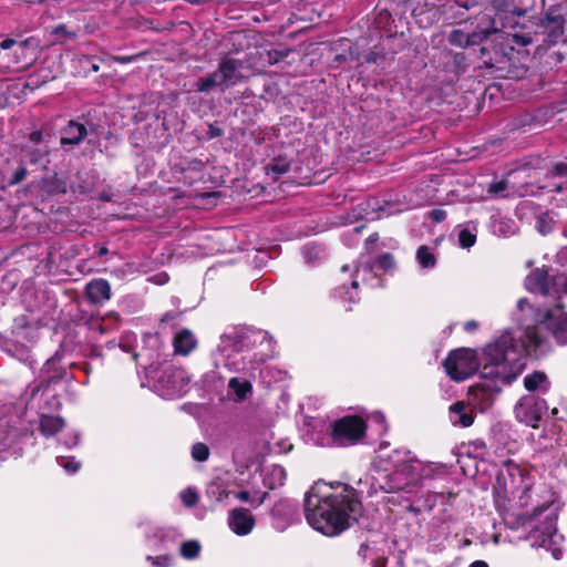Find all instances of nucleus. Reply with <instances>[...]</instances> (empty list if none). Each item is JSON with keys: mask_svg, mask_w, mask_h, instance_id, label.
<instances>
[{"mask_svg": "<svg viewBox=\"0 0 567 567\" xmlns=\"http://www.w3.org/2000/svg\"><path fill=\"white\" fill-rule=\"evenodd\" d=\"M303 512L307 523L328 537H336L358 524L363 505L350 485L317 482L306 493Z\"/></svg>", "mask_w": 567, "mask_h": 567, "instance_id": "obj_1", "label": "nucleus"}, {"mask_svg": "<svg viewBox=\"0 0 567 567\" xmlns=\"http://www.w3.org/2000/svg\"><path fill=\"white\" fill-rule=\"evenodd\" d=\"M517 308L522 312V348L527 355L539 358L549 351V341L543 330L551 334L558 346H567V312L563 303L554 308H539L520 298Z\"/></svg>", "mask_w": 567, "mask_h": 567, "instance_id": "obj_2", "label": "nucleus"}, {"mask_svg": "<svg viewBox=\"0 0 567 567\" xmlns=\"http://www.w3.org/2000/svg\"><path fill=\"white\" fill-rule=\"evenodd\" d=\"M368 430L367 421L357 414H348L330 424V437L334 445L346 447L361 442Z\"/></svg>", "mask_w": 567, "mask_h": 567, "instance_id": "obj_3", "label": "nucleus"}, {"mask_svg": "<svg viewBox=\"0 0 567 567\" xmlns=\"http://www.w3.org/2000/svg\"><path fill=\"white\" fill-rule=\"evenodd\" d=\"M481 382H477L468 388L467 395L470 403L478 409L481 412L488 410L502 390V385L509 383L511 379L507 375H502L498 371H488L486 377H483Z\"/></svg>", "mask_w": 567, "mask_h": 567, "instance_id": "obj_4", "label": "nucleus"}, {"mask_svg": "<svg viewBox=\"0 0 567 567\" xmlns=\"http://www.w3.org/2000/svg\"><path fill=\"white\" fill-rule=\"evenodd\" d=\"M442 364L449 378L455 382L467 380L480 369L477 352L471 348L451 350Z\"/></svg>", "mask_w": 567, "mask_h": 567, "instance_id": "obj_5", "label": "nucleus"}, {"mask_svg": "<svg viewBox=\"0 0 567 567\" xmlns=\"http://www.w3.org/2000/svg\"><path fill=\"white\" fill-rule=\"evenodd\" d=\"M519 342L522 341L519 340ZM519 349L524 351L522 343L518 344L511 332L501 334L494 343L487 344L484 349L485 364L482 375H487V369L489 367L497 368L507 361L515 360L514 358L511 359L509 355L518 354Z\"/></svg>", "mask_w": 567, "mask_h": 567, "instance_id": "obj_6", "label": "nucleus"}, {"mask_svg": "<svg viewBox=\"0 0 567 567\" xmlns=\"http://www.w3.org/2000/svg\"><path fill=\"white\" fill-rule=\"evenodd\" d=\"M566 18L560 9L550 7L536 23V37H542L540 45L551 47L563 41L565 35Z\"/></svg>", "mask_w": 567, "mask_h": 567, "instance_id": "obj_7", "label": "nucleus"}, {"mask_svg": "<svg viewBox=\"0 0 567 567\" xmlns=\"http://www.w3.org/2000/svg\"><path fill=\"white\" fill-rule=\"evenodd\" d=\"M497 32L494 20L489 16L484 14L474 31L466 33L462 30L453 29L447 37V41L455 47L468 48L482 44L489 35Z\"/></svg>", "mask_w": 567, "mask_h": 567, "instance_id": "obj_8", "label": "nucleus"}, {"mask_svg": "<svg viewBox=\"0 0 567 567\" xmlns=\"http://www.w3.org/2000/svg\"><path fill=\"white\" fill-rule=\"evenodd\" d=\"M63 354L55 352L49 358L41 369L42 379L39 384L33 389L32 395L38 392H45L51 385L61 383L63 380H72L69 377L66 367L62 363Z\"/></svg>", "mask_w": 567, "mask_h": 567, "instance_id": "obj_9", "label": "nucleus"}, {"mask_svg": "<svg viewBox=\"0 0 567 567\" xmlns=\"http://www.w3.org/2000/svg\"><path fill=\"white\" fill-rule=\"evenodd\" d=\"M548 409L547 402L539 398H525L516 408L517 415L527 425L537 429L544 412Z\"/></svg>", "mask_w": 567, "mask_h": 567, "instance_id": "obj_10", "label": "nucleus"}, {"mask_svg": "<svg viewBox=\"0 0 567 567\" xmlns=\"http://www.w3.org/2000/svg\"><path fill=\"white\" fill-rule=\"evenodd\" d=\"M94 131L93 124L87 125L86 122L70 120L61 130L60 145L78 146Z\"/></svg>", "mask_w": 567, "mask_h": 567, "instance_id": "obj_11", "label": "nucleus"}, {"mask_svg": "<svg viewBox=\"0 0 567 567\" xmlns=\"http://www.w3.org/2000/svg\"><path fill=\"white\" fill-rule=\"evenodd\" d=\"M241 68L243 61L235 58L224 56L220 59L215 72L223 86L228 89L243 80V75L239 72Z\"/></svg>", "mask_w": 567, "mask_h": 567, "instance_id": "obj_12", "label": "nucleus"}, {"mask_svg": "<svg viewBox=\"0 0 567 567\" xmlns=\"http://www.w3.org/2000/svg\"><path fill=\"white\" fill-rule=\"evenodd\" d=\"M227 523L236 535L246 536L254 529L256 519L248 508L235 507L229 511Z\"/></svg>", "mask_w": 567, "mask_h": 567, "instance_id": "obj_13", "label": "nucleus"}, {"mask_svg": "<svg viewBox=\"0 0 567 567\" xmlns=\"http://www.w3.org/2000/svg\"><path fill=\"white\" fill-rule=\"evenodd\" d=\"M553 505V501H546L544 503H536L530 513H518V514H509L505 517V524L511 529H518L520 527H525L530 525L536 518H538L543 513L547 512Z\"/></svg>", "mask_w": 567, "mask_h": 567, "instance_id": "obj_14", "label": "nucleus"}, {"mask_svg": "<svg viewBox=\"0 0 567 567\" xmlns=\"http://www.w3.org/2000/svg\"><path fill=\"white\" fill-rule=\"evenodd\" d=\"M525 288L533 293L549 296L551 293V282L548 271L545 268H535L529 271L525 278Z\"/></svg>", "mask_w": 567, "mask_h": 567, "instance_id": "obj_15", "label": "nucleus"}, {"mask_svg": "<svg viewBox=\"0 0 567 567\" xmlns=\"http://www.w3.org/2000/svg\"><path fill=\"white\" fill-rule=\"evenodd\" d=\"M557 519V513L550 512L548 515H546L545 519L539 525L533 526L528 538L534 539L535 544L544 546L556 533Z\"/></svg>", "mask_w": 567, "mask_h": 567, "instance_id": "obj_16", "label": "nucleus"}, {"mask_svg": "<svg viewBox=\"0 0 567 567\" xmlns=\"http://www.w3.org/2000/svg\"><path fill=\"white\" fill-rule=\"evenodd\" d=\"M22 161L30 165L48 168L50 164V148L48 145H21Z\"/></svg>", "mask_w": 567, "mask_h": 567, "instance_id": "obj_17", "label": "nucleus"}, {"mask_svg": "<svg viewBox=\"0 0 567 567\" xmlns=\"http://www.w3.org/2000/svg\"><path fill=\"white\" fill-rule=\"evenodd\" d=\"M85 296L91 303H102L111 298V285L106 279H92L85 286Z\"/></svg>", "mask_w": 567, "mask_h": 567, "instance_id": "obj_18", "label": "nucleus"}, {"mask_svg": "<svg viewBox=\"0 0 567 567\" xmlns=\"http://www.w3.org/2000/svg\"><path fill=\"white\" fill-rule=\"evenodd\" d=\"M444 58L445 70L457 78L464 74L471 65L470 58L464 52L449 50L444 52Z\"/></svg>", "mask_w": 567, "mask_h": 567, "instance_id": "obj_19", "label": "nucleus"}, {"mask_svg": "<svg viewBox=\"0 0 567 567\" xmlns=\"http://www.w3.org/2000/svg\"><path fill=\"white\" fill-rule=\"evenodd\" d=\"M331 52L333 53V56L330 59L331 68H340L346 62L354 60L355 58L352 43L348 39H341L333 43Z\"/></svg>", "mask_w": 567, "mask_h": 567, "instance_id": "obj_20", "label": "nucleus"}, {"mask_svg": "<svg viewBox=\"0 0 567 567\" xmlns=\"http://www.w3.org/2000/svg\"><path fill=\"white\" fill-rule=\"evenodd\" d=\"M175 354L186 357L197 347V340L189 329H182L173 339Z\"/></svg>", "mask_w": 567, "mask_h": 567, "instance_id": "obj_21", "label": "nucleus"}, {"mask_svg": "<svg viewBox=\"0 0 567 567\" xmlns=\"http://www.w3.org/2000/svg\"><path fill=\"white\" fill-rule=\"evenodd\" d=\"M65 426V421L61 416L41 414L39 422L40 433L49 439L60 433Z\"/></svg>", "mask_w": 567, "mask_h": 567, "instance_id": "obj_22", "label": "nucleus"}, {"mask_svg": "<svg viewBox=\"0 0 567 567\" xmlns=\"http://www.w3.org/2000/svg\"><path fill=\"white\" fill-rule=\"evenodd\" d=\"M41 189L49 195L65 194L68 192L66 178L53 173L42 178Z\"/></svg>", "mask_w": 567, "mask_h": 567, "instance_id": "obj_23", "label": "nucleus"}, {"mask_svg": "<svg viewBox=\"0 0 567 567\" xmlns=\"http://www.w3.org/2000/svg\"><path fill=\"white\" fill-rule=\"evenodd\" d=\"M217 86H223L215 71L195 80L190 86V92L208 94Z\"/></svg>", "mask_w": 567, "mask_h": 567, "instance_id": "obj_24", "label": "nucleus"}, {"mask_svg": "<svg viewBox=\"0 0 567 567\" xmlns=\"http://www.w3.org/2000/svg\"><path fill=\"white\" fill-rule=\"evenodd\" d=\"M478 58L485 68H494L497 63H501L504 59L503 52H501L496 45L480 44Z\"/></svg>", "mask_w": 567, "mask_h": 567, "instance_id": "obj_25", "label": "nucleus"}, {"mask_svg": "<svg viewBox=\"0 0 567 567\" xmlns=\"http://www.w3.org/2000/svg\"><path fill=\"white\" fill-rule=\"evenodd\" d=\"M524 386L529 392H534L536 390H542L543 392H547L549 390L550 383H549L547 374L545 372L534 371V372L525 375Z\"/></svg>", "mask_w": 567, "mask_h": 567, "instance_id": "obj_26", "label": "nucleus"}, {"mask_svg": "<svg viewBox=\"0 0 567 567\" xmlns=\"http://www.w3.org/2000/svg\"><path fill=\"white\" fill-rule=\"evenodd\" d=\"M465 409L466 405L464 401H456L450 406V412L458 415L457 419L453 420V424L461 425L462 427H468L474 423L475 416L473 412H466Z\"/></svg>", "mask_w": 567, "mask_h": 567, "instance_id": "obj_27", "label": "nucleus"}, {"mask_svg": "<svg viewBox=\"0 0 567 567\" xmlns=\"http://www.w3.org/2000/svg\"><path fill=\"white\" fill-rule=\"evenodd\" d=\"M228 389L231 390L236 396L237 402L245 401L248 395L252 393V384L248 380H239V378H231L228 381Z\"/></svg>", "mask_w": 567, "mask_h": 567, "instance_id": "obj_28", "label": "nucleus"}, {"mask_svg": "<svg viewBox=\"0 0 567 567\" xmlns=\"http://www.w3.org/2000/svg\"><path fill=\"white\" fill-rule=\"evenodd\" d=\"M504 33L506 34V41L511 45V49L515 47L524 48L533 42V37L529 33L509 31H504Z\"/></svg>", "mask_w": 567, "mask_h": 567, "instance_id": "obj_29", "label": "nucleus"}, {"mask_svg": "<svg viewBox=\"0 0 567 567\" xmlns=\"http://www.w3.org/2000/svg\"><path fill=\"white\" fill-rule=\"evenodd\" d=\"M290 169V162L282 156L275 157L271 163L267 165V173L272 174L274 178L277 179L280 175L287 173Z\"/></svg>", "mask_w": 567, "mask_h": 567, "instance_id": "obj_30", "label": "nucleus"}, {"mask_svg": "<svg viewBox=\"0 0 567 567\" xmlns=\"http://www.w3.org/2000/svg\"><path fill=\"white\" fill-rule=\"evenodd\" d=\"M416 260L422 268H433L436 265V257L425 245L416 250Z\"/></svg>", "mask_w": 567, "mask_h": 567, "instance_id": "obj_31", "label": "nucleus"}, {"mask_svg": "<svg viewBox=\"0 0 567 567\" xmlns=\"http://www.w3.org/2000/svg\"><path fill=\"white\" fill-rule=\"evenodd\" d=\"M527 12H528V9H523V8H515L513 11L506 12L504 14V17H501L502 27L504 29L515 30V28L518 24V22L516 21V18L525 17L527 14Z\"/></svg>", "mask_w": 567, "mask_h": 567, "instance_id": "obj_32", "label": "nucleus"}, {"mask_svg": "<svg viewBox=\"0 0 567 567\" xmlns=\"http://www.w3.org/2000/svg\"><path fill=\"white\" fill-rule=\"evenodd\" d=\"M30 40L18 41L14 50H12L13 54L17 59H22L24 65L29 64L33 59V52H30Z\"/></svg>", "mask_w": 567, "mask_h": 567, "instance_id": "obj_33", "label": "nucleus"}, {"mask_svg": "<svg viewBox=\"0 0 567 567\" xmlns=\"http://www.w3.org/2000/svg\"><path fill=\"white\" fill-rule=\"evenodd\" d=\"M51 35L54 37L55 41L62 42L75 39L78 37V32L75 30H70L64 23H59L52 28Z\"/></svg>", "mask_w": 567, "mask_h": 567, "instance_id": "obj_34", "label": "nucleus"}, {"mask_svg": "<svg viewBox=\"0 0 567 567\" xmlns=\"http://www.w3.org/2000/svg\"><path fill=\"white\" fill-rule=\"evenodd\" d=\"M358 288H359V282L357 280H352L350 287L342 285V286L336 288L334 292L339 298H341L343 300H349L351 303H357L360 300V298L358 297V293H355V296H353L350 292V289L358 290Z\"/></svg>", "mask_w": 567, "mask_h": 567, "instance_id": "obj_35", "label": "nucleus"}, {"mask_svg": "<svg viewBox=\"0 0 567 567\" xmlns=\"http://www.w3.org/2000/svg\"><path fill=\"white\" fill-rule=\"evenodd\" d=\"M200 548L197 540H186L181 545V555L186 559H194L199 555Z\"/></svg>", "mask_w": 567, "mask_h": 567, "instance_id": "obj_36", "label": "nucleus"}, {"mask_svg": "<svg viewBox=\"0 0 567 567\" xmlns=\"http://www.w3.org/2000/svg\"><path fill=\"white\" fill-rule=\"evenodd\" d=\"M535 227L542 235H547L553 230V219L547 212L537 216Z\"/></svg>", "mask_w": 567, "mask_h": 567, "instance_id": "obj_37", "label": "nucleus"}, {"mask_svg": "<svg viewBox=\"0 0 567 567\" xmlns=\"http://www.w3.org/2000/svg\"><path fill=\"white\" fill-rule=\"evenodd\" d=\"M292 52L291 49H271L266 52L267 61L270 65L277 64L286 60Z\"/></svg>", "mask_w": 567, "mask_h": 567, "instance_id": "obj_38", "label": "nucleus"}, {"mask_svg": "<svg viewBox=\"0 0 567 567\" xmlns=\"http://www.w3.org/2000/svg\"><path fill=\"white\" fill-rule=\"evenodd\" d=\"M375 266L383 271L393 270L395 268L394 256L390 252L381 254L375 259Z\"/></svg>", "mask_w": 567, "mask_h": 567, "instance_id": "obj_39", "label": "nucleus"}, {"mask_svg": "<svg viewBox=\"0 0 567 567\" xmlns=\"http://www.w3.org/2000/svg\"><path fill=\"white\" fill-rule=\"evenodd\" d=\"M29 175V172L24 165V162L21 161V164L13 171L12 175L8 179L9 186H16L21 184Z\"/></svg>", "mask_w": 567, "mask_h": 567, "instance_id": "obj_40", "label": "nucleus"}, {"mask_svg": "<svg viewBox=\"0 0 567 567\" xmlns=\"http://www.w3.org/2000/svg\"><path fill=\"white\" fill-rule=\"evenodd\" d=\"M209 447L205 443H195L192 447V457L197 462H205L209 457Z\"/></svg>", "mask_w": 567, "mask_h": 567, "instance_id": "obj_41", "label": "nucleus"}, {"mask_svg": "<svg viewBox=\"0 0 567 567\" xmlns=\"http://www.w3.org/2000/svg\"><path fill=\"white\" fill-rule=\"evenodd\" d=\"M476 243V235L464 228L458 233V244L462 248H471Z\"/></svg>", "mask_w": 567, "mask_h": 567, "instance_id": "obj_42", "label": "nucleus"}, {"mask_svg": "<svg viewBox=\"0 0 567 567\" xmlns=\"http://www.w3.org/2000/svg\"><path fill=\"white\" fill-rule=\"evenodd\" d=\"M80 64L85 69L87 72H97L100 70L99 61L95 56L92 55H81L79 58Z\"/></svg>", "mask_w": 567, "mask_h": 567, "instance_id": "obj_43", "label": "nucleus"}, {"mask_svg": "<svg viewBox=\"0 0 567 567\" xmlns=\"http://www.w3.org/2000/svg\"><path fill=\"white\" fill-rule=\"evenodd\" d=\"M507 188H508L507 179H501V181H496V182L491 183L488 188H487V193L491 196H493V197H497V196H502L503 193Z\"/></svg>", "mask_w": 567, "mask_h": 567, "instance_id": "obj_44", "label": "nucleus"}, {"mask_svg": "<svg viewBox=\"0 0 567 567\" xmlns=\"http://www.w3.org/2000/svg\"><path fill=\"white\" fill-rule=\"evenodd\" d=\"M176 375V370L173 367H167L162 370V375L157 379L158 383H167V389H175L173 379Z\"/></svg>", "mask_w": 567, "mask_h": 567, "instance_id": "obj_45", "label": "nucleus"}, {"mask_svg": "<svg viewBox=\"0 0 567 567\" xmlns=\"http://www.w3.org/2000/svg\"><path fill=\"white\" fill-rule=\"evenodd\" d=\"M224 367L230 372H240L245 369V360L244 358L228 357L224 363Z\"/></svg>", "mask_w": 567, "mask_h": 567, "instance_id": "obj_46", "label": "nucleus"}, {"mask_svg": "<svg viewBox=\"0 0 567 567\" xmlns=\"http://www.w3.org/2000/svg\"><path fill=\"white\" fill-rule=\"evenodd\" d=\"M43 138H44V135H43L42 130H35V131H32L28 135V141L23 145H33V146L44 145Z\"/></svg>", "mask_w": 567, "mask_h": 567, "instance_id": "obj_47", "label": "nucleus"}, {"mask_svg": "<svg viewBox=\"0 0 567 567\" xmlns=\"http://www.w3.org/2000/svg\"><path fill=\"white\" fill-rule=\"evenodd\" d=\"M550 175L554 177H567V163L558 162L553 165Z\"/></svg>", "mask_w": 567, "mask_h": 567, "instance_id": "obj_48", "label": "nucleus"}, {"mask_svg": "<svg viewBox=\"0 0 567 567\" xmlns=\"http://www.w3.org/2000/svg\"><path fill=\"white\" fill-rule=\"evenodd\" d=\"M182 499L186 506L193 507L198 503V495L196 492L187 491L182 494Z\"/></svg>", "mask_w": 567, "mask_h": 567, "instance_id": "obj_49", "label": "nucleus"}, {"mask_svg": "<svg viewBox=\"0 0 567 567\" xmlns=\"http://www.w3.org/2000/svg\"><path fill=\"white\" fill-rule=\"evenodd\" d=\"M429 216L432 221L440 224L446 219L447 213L444 209L434 208L429 213Z\"/></svg>", "mask_w": 567, "mask_h": 567, "instance_id": "obj_50", "label": "nucleus"}, {"mask_svg": "<svg viewBox=\"0 0 567 567\" xmlns=\"http://www.w3.org/2000/svg\"><path fill=\"white\" fill-rule=\"evenodd\" d=\"M528 69L525 65L515 66L513 70H508L507 76L511 79H523L527 74Z\"/></svg>", "mask_w": 567, "mask_h": 567, "instance_id": "obj_51", "label": "nucleus"}, {"mask_svg": "<svg viewBox=\"0 0 567 567\" xmlns=\"http://www.w3.org/2000/svg\"><path fill=\"white\" fill-rule=\"evenodd\" d=\"M147 560H151L152 565L158 567L168 565L172 560V557L169 555H161L156 557L147 556Z\"/></svg>", "mask_w": 567, "mask_h": 567, "instance_id": "obj_52", "label": "nucleus"}, {"mask_svg": "<svg viewBox=\"0 0 567 567\" xmlns=\"http://www.w3.org/2000/svg\"><path fill=\"white\" fill-rule=\"evenodd\" d=\"M141 56V54H132V55H112L111 59L114 61V62H117L120 64H127V63H132L136 60H138V58Z\"/></svg>", "mask_w": 567, "mask_h": 567, "instance_id": "obj_53", "label": "nucleus"}, {"mask_svg": "<svg viewBox=\"0 0 567 567\" xmlns=\"http://www.w3.org/2000/svg\"><path fill=\"white\" fill-rule=\"evenodd\" d=\"M470 446H473V451L481 455H485L487 453L486 443L481 439H477V440H474L473 442H471Z\"/></svg>", "mask_w": 567, "mask_h": 567, "instance_id": "obj_54", "label": "nucleus"}, {"mask_svg": "<svg viewBox=\"0 0 567 567\" xmlns=\"http://www.w3.org/2000/svg\"><path fill=\"white\" fill-rule=\"evenodd\" d=\"M207 135L209 138H216L224 135V130L220 128L216 123L209 124L207 130Z\"/></svg>", "mask_w": 567, "mask_h": 567, "instance_id": "obj_55", "label": "nucleus"}, {"mask_svg": "<svg viewBox=\"0 0 567 567\" xmlns=\"http://www.w3.org/2000/svg\"><path fill=\"white\" fill-rule=\"evenodd\" d=\"M63 467L69 473H75L80 468V463L76 462L74 457H71L63 463Z\"/></svg>", "mask_w": 567, "mask_h": 567, "instance_id": "obj_56", "label": "nucleus"}, {"mask_svg": "<svg viewBox=\"0 0 567 567\" xmlns=\"http://www.w3.org/2000/svg\"><path fill=\"white\" fill-rule=\"evenodd\" d=\"M379 240V234L373 233L365 239V250L371 252L374 249L375 244Z\"/></svg>", "mask_w": 567, "mask_h": 567, "instance_id": "obj_57", "label": "nucleus"}, {"mask_svg": "<svg viewBox=\"0 0 567 567\" xmlns=\"http://www.w3.org/2000/svg\"><path fill=\"white\" fill-rule=\"evenodd\" d=\"M17 42L18 41L14 40V39L7 38V39H4V40H2L0 42V49H2V50H9V49L14 50Z\"/></svg>", "mask_w": 567, "mask_h": 567, "instance_id": "obj_58", "label": "nucleus"}, {"mask_svg": "<svg viewBox=\"0 0 567 567\" xmlns=\"http://www.w3.org/2000/svg\"><path fill=\"white\" fill-rule=\"evenodd\" d=\"M406 6L411 9L412 16L417 20L422 14H424V10L422 8L412 7L410 1H406Z\"/></svg>", "mask_w": 567, "mask_h": 567, "instance_id": "obj_59", "label": "nucleus"}, {"mask_svg": "<svg viewBox=\"0 0 567 567\" xmlns=\"http://www.w3.org/2000/svg\"><path fill=\"white\" fill-rule=\"evenodd\" d=\"M388 558L385 556H378L372 561V567H386Z\"/></svg>", "mask_w": 567, "mask_h": 567, "instance_id": "obj_60", "label": "nucleus"}, {"mask_svg": "<svg viewBox=\"0 0 567 567\" xmlns=\"http://www.w3.org/2000/svg\"><path fill=\"white\" fill-rule=\"evenodd\" d=\"M478 328V323L475 320H468L464 324V330L468 333L475 331Z\"/></svg>", "mask_w": 567, "mask_h": 567, "instance_id": "obj_61", "label": "nucleus"}, {"mask_svg": "<svg viewBox=\"0 0 567 567\" xmlns=\"http://www.w3.org/2000/svg\"><path fill=\"white\" fill-rule=\"evenodd\" d=\"M235 497L239 499L240 502H249L250 501V493L248 491H239L235 494Z\"/></svg>", "mask_w": 567, "mask_h": 567, "instance_id": "obj_62", "label": "nucleus"}, {"mask_svg": "<svg viewBox=\"0 0 567 567\" xmlns=\"http://www.w3.org/2000/svg\"><path fill=\"white\" fill-rule=\"evenodd\" d=\"M94 248H95V254L99 257H102V256L109 254V249L105 245H94Z\"/></svg>", "mask_w": 567, "mask_h": 567, "instance_id": "obj_63", "label": "nucleus"}, {"mask_svg": "<svg viewBox=\"0 0 567 567\" xmlns=\"http://www.w3.org/2000/svg\"><path fill=\"white\" fill-rule=\"evenodd\" d=\"M455 3L461 7V8H464V9H470L471 7L475 6L476 2L475 1H468V0H454Z\"/></svg>", "mask_w": 567, "mask_h": 567, "instance_id": "obj_64", "label": "nucleus"}]
</instances>
